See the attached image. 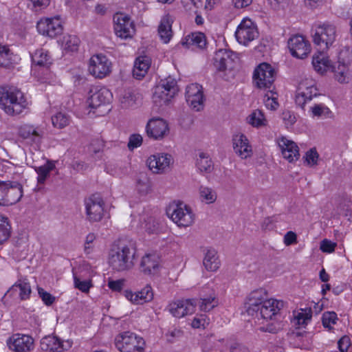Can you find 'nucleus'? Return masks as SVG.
Returning <instances> with one entry per match:
<instances>
[{"mask_svg": "<svg viewBox=\"0 0 352 352\" xmlns=\"http://www.w3.org/2000/svg\"><path fill=\"white\" fill-rule=\"evenodd\" d=\"M137 261L136 250L126 244H113L108 254V263L113 270L123 272L133 268Z\"/></svg>", "mask_w": 352, "mask_h": 352, "instance_id": "obj_1", "label": "nucleus"}, {"mask_svg": "<svg viewBox=\"0 0 352 352\" xmlns=\"http://www.w3.org/2000/svg\"><path fill=\"white\" fill-rule=\"evenodd\" d=\"M23 93L15 87L0 86V107L10 116L18 115L27 108Z\"/></svg>", "mask_w": 352, "mask_h": 352, "instance_id": "obj_2", "label": "nucleus"}, {"mask_svg": "<svg viewBox=\"0 0 352 352\" xmlns=\"http://www.w3.org/2000/svg\"><path fill=\"white\" fill-rule=\"evenodd\" d=\"M179 88L175 78L168 76L156 86L153 95V102L158 107L166 105L178 92Z\"/></svg>", "mask_w": 352, "mask_h": 352, "instance_id": "obj_3", "label": "nucleus"}, {"mask_svg": "<svg viewBox=\"0 0 352 352\" xmlns=\"http://www.w3.org/2000/svg\"><path fill=\"white\" fill-rule=\"evenodd\" d=\"M115 344L120 352H143L144 341L136 334L126 331L116 336Z\"/></svg>", "mask_w": 352, "mask_h": 352, "instance_id": "obj_4", "label": "nucleus"}, {"mask_svg": "<svg viewBox=\"0 0 352 352\" xmlns=\"http://www.w3.org/2000/svg\"><path fill=\"white\" fill-rule=\"evenodd\" d=\"M336 37V27L331 24L324 23L316 28L313 34V41L318 47L319 50L324 52L333 45Z\"/></svg>", "mask_w": 352, "mask_h": 352, "instance_id": "obj_5", "label": "nucleus"}, {"mask_svg": "<svg viewBox=\"0 0 352 352\" xmlns=\"http://www.w3.org/2000/svg\"><path fill=\"white\" fill-rule=\"evenodd\" d=\"M276 71L269 63H262L254 69L253 82L258 89H270L276 78Z\"/></svg>", "mask_w": 352, "mask_h": 352, "instance_id": "obj_6", "label": "nucleus"}, {"mask_svg": "<svg viewBox=\"0 0 352 352\" xmlns=\"http://www.w3.org/2000/svg\"><path fill=\"white\" fill-rule=\"evenodd\" d=\"M104 201L97 194L91 195L85 199V205L87 217L91 220H102L111 218L109 212L104 210Z\"/></svg>", "mask_w": 352, "mask_h": 352, "instance_id": "obj_7", "label": "nucleus"}, {"mask_svg": "<svg viewBox=\"0 0 352 352\" xmlns=\"http://www.w3.org/2000/svg\"><path fill=\"white\" fill-rule=\"evenodd\" d=\"M320 96V94L318 93L315 82L311 79H305L299 83L295 97V102L297 105L303 108L307 101L316 98Z\"/></svg>", "mask_w": 352, "mask_h": 352, "instance_id": "obj_8", "label": "nucleus"}, {"mask_svg": "<svg viewBox=\"0 0 352 352\" xmlns=\"http://www.w3.org/2000/svg\"><path fill=\"white\" fill-rule=\"evenodd\" d=\"M148 168L155 174H163L169 171L174 163L170 154L161 153L151 155L146 161Z\"/></svg>", "mask_w": 352, "mask_h": 352, "instance_id": "obj_9", "label": "nucleus"}, {"mask_svg": "<svg viewBox=\"0 0 352 352\" xmlns=\"http://www.w3.org/2000/svg\"><path fill=\"white\" fill-rule=\"evenodd\" d=\"M166 214L171 220L192 219L195 217L191 208L180 200L171 201L166 208Z\"/></svg>", "mask_w": 352, "mask_h": 352, "instance_id": "obj_10", "label": "nucleus"}, {"mask_svg": "<svg viewBox=\"0 0 352 352\" xmlns=\"http://www.w3.org/2000/svg\"><path fill=\"white\" fill-rule=\"evenodd\" d=\"M235 36L239 43L247 45L258 36V32L250 19H245L238 26Z\"/></svg>", "mask_w": 352, "mask_h": 352, "instance_id": "obj_11", "label": "nucleus"}, {"mask_svg": "<svg viewBox=\"0 0 352 352\" xmlns=\"http://www.w3.org/2000/svg\"><path fill=\"white\" fill-rule=\"evenodd\" d=\"M89 71L96 78H104L111 72V63L104 55H94L89 60Z\"/></svg>", "mask_w": 352, "mask_h": 352, "instance_id": "obj_12", "label": "nucleus"}, {"mask_svg": "<svg viewBox=\"0 0 352 352\" xmlns=\"http://www.w3.org/2000/svg\"><path fill=\"white\" fill-rule=\"evenodd\" d=\"M114 30L118 36L122 38L131 37L134 32V25L130 18L124 13H116L113 16Z\"/></svg>", "mask_w": 352, "mask_h": 352, "instance_id": "obj_13", "label": "nucleus"}, {"mask_svg": "<svg viewBox=\"0 0 352 352\" xmlns=\"http://www.w3.org/2000/svg\"><path fill=\"white\" fill-rule=\"evenodd\" d=\"M38 32L44 36L54 38L63 32V25L59 17L41 19L37 23Z\"/></svg>", "mask_w": 352, "mask_h": 352, "instance_id": "obj_14", "label": "nucleus"}, {"mask_svg": "<svg viewBox=\"0 0 352 352\" xmlns=\"http://www.w3.org/2000/svg\"><path fill=\"white\" fill-rule=\"evenodd\" d=\"M197 302L194 299L179 300L168 305L170 313L176 318H182L193 314L196 310Z\"/></svg>", "mask_w": 352, "mask_h": 352, "instance_id": "obj_15", "label": "nucleus"}, {"mask_svg": "<svg viewBox=\"0 0 352 352\" xmlns=\"http://www.w3.org/2000/svg\"><path fill=\"white\" fill-rule=\"evenodd\" d=\"M148 136L154 140H162L169 133L168 124L162 118L151 119L146 127Z\"/></svg>", "mask_w": 352, "mask_h": 352, "instance_id": "obj_16", "label": "nucleus"}, {"mask_svg": "<svg viewBox=\"0 0 352 352\" xmlns=\"http://www.w3.org/2000/svg\"><path fill=\"white\" fill-rule=\"evenodd\" d=\"M283 307V301L270 298L265 300V302L259 307L258 311H254V316L258 319L272 320Z\"/></svg>", "mask_w": 352, "mask_h": 352, "instance_id": "obj_17", "label": "nucleus"}, {"mask_svg": "<svg viewBox=\"0 0 352 352\" xmlns=\"http://www.w3.org/2000/svg\"><path fill=\"white\" fill-rule=\"evenodd\" d=\"M288 47L293 56L301 59L307 57L311 51L310 45L303 36L300 35L289 39Z\"/></svg>", "mask_w": 352, "mask_h": 352, "instance_id": "obj_18", "label": "nucleus"}, {"mask_svg": "<svg viewBox=\"0 0 352 352\" xmlns=\"http://www.w3.org/2000/svg\"><path fill=\"white\" fill-rule=\"evenodd\" d=\"M9 348L15 352H30L34 349V340L24 334H14L8 342Z\"/></svg>", "mask_w": 352, "mask_h": 352, "instance_id": "obj_19", "label": "nucleus"}, {"mask_svg": "<svg viewBox=\"0 0 352 352\" xmlns=\"http://www.w3.org/2000/svg\"><path fill=\"white\" fill-rule=\"evenodd\" d=\"M140 267L144 274L154 275L160 269V258L157 254L150 252L145 254L141 258Z\"/></svg>", "mask_w": 352, "mask_h": 352, "instance_id": "obj_20", "label": "nucleus"}, {"mask_svg": "<svg viewBox=\"0 0 352 352\" xmlns=\"http://www.w3.org/2000/svg\"><path fill=\"white\" fill-rule=\"evenodd\" d=\"M202 264L208 272H214L219 269L221 260L214 248L208 247L202 248Z\"/></svg>", "mask_w": 352, "mask_h": 352, "instance_id": "obj_21", "label": "nucleus"}, {"mask_svg": "<svg viewBox=\"0 0 352 352\" xmlns=\"http://www.w3.org/2000/svg\"><path fill=\"white\" fill-rule=\"evenodd\" d=\"M219 305V299L213 289L202 288L199 294V311L209 312Z\"/></svg>", "mask_w": 352, "mask_h": 352, "instance_id": "obj_22", "label": "nucleus"}, {"mask_svg": "<svg viewBox=\"0 0 352 352\" xmlns=\"http://www.w3.org/2000/svg\"><path fill=\"white\" fill-rule=\"evenodd\" d=\"M72 342L69 340L60 341L55 336H46L41 339L40 346L43 351L62 352L72 347Z\"/></svg>", "mask_w": 352, "mask_h": 352, "instance_id": "obj_23", "label": "nucleus"}, {"mask_svg": "<svg viewBox=\"0 0 352 352\" xmlns=\"http://www.w3.org/2000/svg\"><path fill=\"white\" fill-rule=\"evenodd\" d=\"M268 299V294L265 289L260 288L252 292L248 298V314L254 316V311H258L259 307Z\"/></svg>", "mask_w": 352, "mask_h": 352, "instance_id": "obj_24", "label": "nucleus"}, {"mask_svg": "<svg viewBox=\"0 0 352 352\" xmlns=\"http://www.w3.org/2000/svg\"><path fill=\"white\" fill-rule=\"evenodd\" d=\"M237 58L236 54L228 50H219L213 58V65L218 71H223L232 65V63Z\"/></svg>", "mask_w": 352, "mask_h": 352, "instance_id": "obj_25", "label": "nucleus"}, {"mask_svg": "<svg viewBox=\"0 0 352 352\" xmlns=\"http://www.w3.org/2000/svg\"><path fill=\"white\" fill-rule=\"evenodd\" d=\"M111 98V91L106 88H102L91 94L87 99V103L90 108L97 109L102 105L109 104Z\"/></svg>", "mask_w": 352, "mask_h": 352, "instance_id": "obj_26", "label": "nucleus"}, {"mask_svg": "<svg viewBox=\"0 0 352 352\" xmlns=\"http://www.w3.org/2000/svg\"><path fill=\"white\" fill-rule=\"evenodd\" d=\"M278 146L283 157L289 162L296 161L299 158L298 146L294 142L283 137L278 141Z\"/></svg>", "mask_w": 352, "mask_h": 352, "instance_id": "obj_27", "label": "nucleus"}, {"mask_svg": "<svg viewBox=\"0 0 352 352\" xmlns=\"http://www.w3.org/2000/svg\"><path fill=\"white\" fill-rule=\"evenodd\" d=\"M19 135L38 146L42 141L44 131L41 129L34 128L33 126L23 125L19 128Z\"/></svg>", "mask_w": 352, "mask_h": 352, "instance_id": "obj_28", "label": "nucleus"}, {"mask_svg": "<svg viewBox=\"0 0 352 352\" xmlns=\"http://www.w3.org/2000/svg\"><path fill=\"white\" fill-rule=\"evenodd\" d=\"M124 295L132 303L137 305H142L146 302H149L153 298L152 288L148 285L144 287L141 291L135 293L130 290H125Z\"/></svg>", "mask_w": 352, "mask_h": 352, "instance_id": "obj_29", "label": "nucleus"}, {"mask_svg": "<svg viewBox=\"0 0 352 352\" xmlns=\"http://www.w3.org/2000/svg\"><path fill=\"white\" fill-rule=\"evenodd\" d=\"M6 206H11L19 201L23 197V186L16 181L7 180Z\"/></svg>", "mask_w": 352, "mask_h": 352, "instance_id": "obj_30", "label": "nucleus"}, {"mask_svg": "<svg viewBox=\"0 0 352 352\" xmlns=\"http://www.w3.org/2000/svg\"><path fill=\"white\" fill-rule=\"evenodd\" d=\"M31 293L30 284L26 279L19 280L8 291V294L11 296H17L21 300L29 299Z\"/></svg>", "mask_w": 352, "mask_h": 352, "instance_id": "obj_31", "label": "nucleus"}, {"mask_svg": "<svg viewBox=\"0 0 352 352\" xmlns=\"http://www.w3.org/2000/svg\"><path fill=\"white\" fill-rule=\"evenodd\" d=\"M233 148L236 154L242 159H246L252 155V148L248 144L245 135L241 134L236 135L233 139Z\"/></svg>", "mask_w": 352, "mask_h": 352, "instance_id": "obj_32", "label": "nucleus"}, {"mask_svg": "<svg viewBox=\"0 0 352 352\" xmlns=\"http://www.w3.org/2000/svg\"><path fill=\"white\" fill-rule=\"evenodd\" d=\"M173 19L168 14L162 17L158 27V34L164 43L169 42L173 36L172 31Z\"/></svg>", "mask_w": 352, "mask_h": 352, "instance_id": "obj_33", "label": "nucleus"}, {"mask_svg": "<svg viewBox=\"0 0 352 352\" xmlns=\"http://www.w3.org/2000/svg\"><path fill=\"white\" fill-rule=\"evenodd\" d=\"M150 59L147 56H140L136 58L133 69V76L136 79H142L150 67Z\"/></svg>", "mask_w": 352, "mask_h": 352, "instance_id": "obj_34", "label": "nucleus"}, {"mask_svg": "<svg viewBox=\"0 0 352 352\" xmlns=\"http://www.w3.org/2000/svg\"><path fill=\"white\" fill-rule=\"evenodd\" d=\"M312 65L314 69L320 74L325 73L331 67L330 60L322 51L313 56Z\"/></svg>", "mask_w": 352, "mask_h": 352, "instance_id": "obj_35", "label": "nucleus"}, {"mask_svg": "<svg viewBox=\"0 0 352 352\" xmlns=\"http://www.w3.org/2000/svg\"><path fill=\"white\" fill-rule=\"evenodd\" d=\"M141 99V95L135 90L128 89L123 91L120 101L123 107L128 108L135 104Z\"/></svg>", "mask_w": 352, "mask_h": 352, "instance_id": "obj_36", "label": "nucleus"}, {"mask_svg": "<svg viewBox=\"0 0 352 352\" xmlns=\"http://www.w3.org/2000/svg\"><path fill=\"white\" fill-rule=\"evenodd\" d=\"M349 66L337 63V65L333 67L336 79L340 83H347L350 80Z\"/></svg>", "mask_w": 352, "mask_h": 352, "instance_id": "obj_37", "label": "nucleus"}, {"mask_svg": "<svg viewBox=\"0 0 352 352\" xmlns=\"http://www.w3.org/2000/svg\"><path fill=\"white\" fill-rule=\"evenodd\" d=\"M186 100L192 109H196L198 105V85L192 83L186 87Z\"/></svg>", "mask_w": 352, "mask_h": 352, "instance_id": "obj_38", "label": "nucleus"}, {"mask_svg": "<svg viewBox=\"0 0 352 352\" xmlns=\"http://www.w3.org/2000/svg\"><path fill=\"white\" fill-rule=\"evenodd\" d=\"M32 62L40 67H49L52 64L51 57L47 52H44L41 49L36 50L32 56Z\"/></svg>", "mask_w": 352, "mask_h": 352, "instance_id": "obj_39", "label": "nucleus"}, {"mask_svg": "<svg viewBox=\"0 0 352 352\" xmlns=\"http://www.w3.org/2000/svg\"><path fill=\"white\" fill-rule=\"evenodd\" d=\"M55 168V165L52 162H47L45 164L35 168L38 174L37 181L39 184H44L49 176L50 172Z\"/></svg>", "mask_w": 352, "mask_h": 352, "instance_id": "obj_40", "label": "nucleus"}, {"mask_svg": "<svg viewBox=\"0 0 352 352\" xmlns=\"http://www.w3.org/2000/svg\"><path fill=\"white\" fill-rule=\"evenodd\" d=\"M248 122L253 126L259 127L265 126L267 120L263 112L258 109L254 111L247 118Z\"/></svg>", "mask_w": 352, "mask_h": 352, "instance_id": "obj_41", "label": "nucleus"}, {"mask_svg": "<svg viewBox=\"0 0 352 352\" xmlns=\"http://www.w3.org/2000/svg\"><path fill=\"white\" fill-rule=\"evenodd\" d=\"M64 50L67 52H76L80 44L79 38L75 35L65 36L63 41Z\"/></svg>", "mask_w": 352, "mask_h": 352, "instance_id": "obj_42", "label": "nucleus"}, {"mask_svg": "<svg viewBox=\"0 0 352 352\" xmlns=\"http://www.w3.org/2000/svg\"><path fill=\"white\" fill-rule=\"evenodd\" d=\"M12 63V53L5 45H0V67H8Z\"/></svg>", "mask_w": 352, "mask_h": 352, "instance_id": "obj_43", "label": "nucleus"}, {"mask_svg": "<svg viewBox=\"0 0 352 352\" xmlns=\"http://www.w3.org/2000/svg\"><path fill=\"white\" fill-rule=\"evenodd\" d=\"M213 169L214 164L209 155L204 153H199V171L210 173Z\"/></svg>", "mask_w": 352, "mask_h": 352, "instance_id": "obj_44", "label": "nucleus"}, {"mask_svg": "<svg viewBox=\"0 0 352 352\" xmlns=\"http://www.w3.org/2000/svg\"><path fill=\"white\" fill-rule=\"evenodd\" d=\"M277 94L272 90L264 96V103L265 107L270 110L274 111L278 109L279 104L277 101Z\"/></svg>", "mask_w": 352, "mask_h": 352, "instance_id": "obj_45", "label": "nucleus"}, {"mask_svg": "<svg viewBox=\"0 0 352 352\" xmlns=\"http://www.w3.org/2000/svg\"><path fill=\"white\" fill-rule=\"evenodd\" d=\"M311 111L314 116L331 118L332 116L331 111L327 106L322 104H314L311 108Z\"/></svg>", "mask_w": 352, "mask_h": 352, "instance_id": "obj_46", "label": "nucleus"}, {"mask_svg": "<svg viewBox=\"0 0 352 352\" xmlns=\"http://www.w3.org/2000/svg\"><path fill=\"white\" fill-rule=\"evenodd\" d=\"M352 63V48L344 47L340 50L338 54V63L350 65Z\"/></svg>", "mask_w": 352, "mask_h": 352, "instance_id": "obj_47", "label": "nucleus"}, {"mask_svg": "<svg viewBox=\"0 0 352 352\" xmlns=\"http://www.w3.org/2000/svg\"><path fill=\"white\" fill-rule=\"evenodd\" d=\"M52 122L55 127L63 129L69 124V118L67 114L59 112L52 118Z\"/></svg>", "mask_w": 352, "mask_h": 352, "instance_id": "obj_48", "label": "nucleus"}, {"mask_svg": "<svg viewBox=\"0 0 352 352\" xmlns=\"http://www.w3.org/2000/svg\"><path fill=\"white\" fill-rule=\"evenodd\" d=\"M199 199L206 204H212L216 201L217 194L212 189L204 188L199 191Z\"/></svg>", "mask_w": 352, "mask_h": 352, "instance_id": "obj_49", "label": "nucleus"}, {"mask_svg": "<svg viewBox=\"0 0 352 352\" xmlns=\"http://www.w3.org/2000/svg\"><path fill=\"white\" fill-rule=\"evenodd\" d=\"M11 230L12 227L9 221H0V245L9 239Z\"/></svg>", "mask_w": 352, "mask_h": 352, "instance_id": "obj_50", "label": "nucleus"}, {"mask_svg": "<svg viewBox=\"0 0 352 352\" xmlns=\"http://www.w3.org/2000/svg\"><path fill=\"white\" fill-rule=\"evenodd\" d=\"M181 44L186 48H192L195 50L198 47V33L192 32L191 34L188 35L181 42Z\"/></svg>", "mask_w": 352, "mask_h": 352, "instance_id": "obj_51", "label": "nucleus"}, {"mask_svg": "<svg viewBox=\"0 0 352 352\" xmlns=\"http://www.w3.org/2000/svg\"><path fill=\"white\" fill-rule=\"evenodd\" d=\"M74 287L84 293H87L92 287L91 280H81L80 278L74 274Z\"/></svg>", "mask_w": 352, "mask_h": 352, "instance_id": "obj_52", "label": "nucleus"}, {"mask_svg": "<svg viewBox=\"0 0 352 352\" xmlns=\"http://www.w3.org/2000/svg\"><path fill=\"white\" fill-rule=\"evenodd\" d=\"M295 318L299 324H306L311 318V309H302L300 312L297 314Z\"/></svg>", "mask_w": 352, "mask_h": 352, "instance_id": "obj_53", "label": "nucleus"}, {"mask_svg": "<svg viewBox=\"0 0 352 352\" xmlns=\"http://www.w3.org/2000/svg\"><path fill=\"white\" fill-rule=\"evenodd\" d=\"M144 228L148 234H157L161 231L160 221H143Z\"/></svg>", "mask_w": 352, "mask_h": 352, "instance_id": "obj_54", "label": "nucleus"}, {"mask_svg": "<svg viewBox=\"0 0 352 352\" xmlns=\"http://www.w3.org/2000/svg\"><path fill=\"white\" fill-rule=\"evenodd\" d=\"M337 315L335 312H325L322 316V324L326 328H331L336 323Z\"/></svg>", "mask_w": 352, "mask_h": 352, "instance_id": "obj_55", "label": "nucleus"}, {"mask_svg": "<svg viewBox=\"0 0 352 352\" xmlns=\"http://www.w3.org/2000/svg\"><path fill=\"white\" fill-rule=\"evenodd\" d=\"M305 157L308 165L314 166L318 164L319 155L317 153L316 148H311L306 153Z\"/></svg>", "mask_w": 352, "mask_h": 352, "instance_id": "obj_56", "label": "nucleus"}, {"mask_svg": "<svg viewBox=\"0 0 352 352\" xmlns=\"http://www.w3.org/2000/svg\"><path fill=\"white\" fill-rule=\"evenodd\" d=\"M38 294L46 305H51L55 301V297L45 291L41 287H38Z\"/></svg>", "mask_w": 352, "mask_h": 352, "instance_id": "obj_57", "label": "nucleus"}, {"mask_svg": "<svg viewBox=\"0 0 352 352\" xmlns=\"http://www.w3.org/2000/svg\"><path fill=\"white\" fill-rule=\"evenodd\" d=\"M336 243L328 239H324L320 243V249L325 253H332L335 251Z\"/></svg>", "mask_w": 352, "mask_h": 352, "instance_id": "obj_58", "label": "nucleus"}, {"mask_svg": "<svg viewBox=\"0 0 352 352\" xmlns=\"http://www.w3.org/2000/svg\"><path fill=\"white\" fill-rule=\"evenodd\" d=\"M142 142V138L139 134H133L131 135L129 141L128 142V148L130 150H133L141 145Z\"/></svg>", "mask_w": 352, "mask_h": 352, "instance_id": "obj_59", "label": "nucleus"}, {"mask_svg": "<svg viewBox=\"0 0 352 352\" xmlns=\"http://www.w3.org/2000/svg\"><path fill=\"white\" fill-rule=\"evenodd\" d=\"M182 336V331L177 328L169 329L166 333V337L169 342H173L176 338Z\"/></svg>", "mask_w": 352, "mask_h": 352, "instance_id": "obj_60", "label": "nucleus"}, {"mask_svg": "<svg viewBox=\"0 0 352 352\" xmlns=\"http://www.w3.org/2000/svg\"><path fill=\"white\" fill-rule=\"evenodd\" d=\"M96 236L94 234L90 233L89 234L85 240V252L87 254H90L94 248L93 242L95 241Z\"/></svg>", "mask_w": 352, "mask_h": 352, "instance_id": "obj_61", "label": "nucleus"}, {"mask_svg": "<svg viewBox=\"0 0 352 352\" xmlns=\"http://www.w3.org/2000/svg\"><path fill=\"white\" fill-rule=\"evenodd\" d=\"M282 118L287 126H292L296 122V117L290 111H284Z\"/></svg>", "mask_w": 352, "mask_h": 352, "instance_id": "obj_62", "label": "nucleus"}, {"mask_svg": "<svg viewBox=\"0 0 352 352\" xmlns=\"http://www.w3.org/2000/svg\"><path fill=\"white\" fill-rule=\"evenodd\" d=\"M338 344L341 352H347L351 345L350 338L348 336H343L339 340Z\"/></svg>", "mask_w": 352, "mask_h": 352, "instance_id": "obj_63", "label": "nucleus"}, {"mask_svg": "<svg viewBox=\"0 0 352 352\" xmlns=\"http://www.w3.org/2000/svg\"><path fill=\"white\" fill-rule=\"evenodd\" d=\"M297 243V236L296 233L292 231L287 232L284 236V243L285 245L289 246Z\"/></svg>", "mask_w": 352, "mask_h": 352, "instance_id": "obj_64", "label": "nucleus"}]
</instances>
